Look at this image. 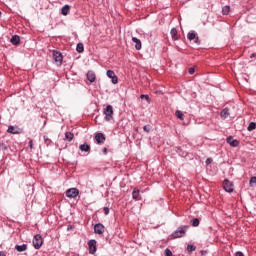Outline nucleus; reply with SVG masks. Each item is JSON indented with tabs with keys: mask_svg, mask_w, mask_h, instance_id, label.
<instances>
[{
	"mask_svg": "<svg viewBox=\"0 0 256 256\" xmlns=\"http://www.w3.org/2000/svg\"><path fill=\"white\" fill-rule=\"evenodd\" d=\"M220 116L222 117V119H227V117H229V110H228V108H224L221 111Z\"/></svg>",
	"mask_w": 256,
	"mask_h": 256,
	"instance_id": "obj_19",
	"label": "nucleus"
},
{
	"mask_svg": "<svg viewBox=\"0 0 256 256\" xmlns=\"http://www.w3.org/2000/svg\"><path fill=\"white\" fill-rule=\"evenodd\" d=\"M70 9L71 8L69 7V5H65L64 7H62V9H61L62 15H69Z\"/></svg>",
	"mask_w": 256,
	"mask_h": 256,
	"instance_id": "obj_21",
	"label": "nucleus"
},
{
	"mask_svg": "<svg viewBox=\"0 0 256 256\" xmlns=\"http://www.w3.org/2000/svg\"><path fill=\"white\" fill-rule=\"evenodd\" d=\"M0 256H5V253H3V252H0Z\"/></svg>",
	"mask_w": 256,
	"mask_h": 256,
	"instance_id": "obj_41",
	"label": "nucleus"
},
{
	"mask_svg": "<svg viewBox=\"0 0 256 256\" xmlns=\"http://www.w3.org/2000/svg\"><path fill=\"white\" fill-rule=\"evenodd\" d=\"M76 51L78 53H83V51H85V47L83 46V43H78L77 44Z\"/></svg>",
	"mask_w": 256,
	"mask_h": 256,
	"instance_id": "obj_25",
	"label": "nucleus"
},
{
	"mask_svg": "<svg viewBox=\"0 0 256 256\" xmlns=\"http://www.w3.org/2000/svg\"><path fill=\"white\" fill-rule=\"evenodd\" d=\"M94 233H96V235H103V233H105V226L101 223H98L94 226Z\"/></svg>",
	"mask_w": 256,
	"mask_h": 256,
	"instance_id": "obj_8",
	"label": "nucleus"
},
{
	"mask_svg": "<svg viewBox=\"0 0 256 256\" xmlns=\"http://www.w3.org/2000/svg\"><path fill=\"white\" fill-rule=\"evenodd\" d=\"M191 223H192V227H199L200 221H199L198 218H194V219L191 221Z\"/></svg>",
	"mask_w": 256,
	"mask_h": 256,
	"instance_id": "obj_28",
	"label": "nucleus"
},
{
	"mask_svg": "<svg viewBox=\"0 0 256 256\" xmlns=\"http://www.w3.org/2000/svg\"><path fill=\"white\" fill-rule=\"evenodd\" d=\"M256 129V123L255 122H251L248 127H247V130L248 131H255Z\"/></svg>",
	"mask_w": 256,
	"mask_h": 256,
	"instance_id": "obj_26",
	"label": "nucleus"
},
{
	"mask_svg": "<svg viewBox=\"0 0 256 256\" xmlns=\"http://www.w3.org/2000/svg\"><path fill=\"white\" fill-rule=\"evenodd\" d=\"M187 38L189 39V41H193L197 39V34L195 32H189Z\"/></svg>",
	"mask_w": 256,
	"mask_h": 256,
	"instance_id": "obj_24",
	"label": "nucleus"
},
{
	"mask_svg": "<svg viewBox=\"0 0 256 256\" xmlns=\"http://www.w3.org/2000/svg\"><path fill=\"white\" fill-rule=\"evenodd\" d=\"M132 199H134V201H141V192L138 188H134L132 192Z\"/></svg>",
	"mask_w": 256,
	"mask_h": 256,
	"instance_id": "obj_12",
	"label": "nucleus"
},
{
	"mask_svg": "<svg viewBox=\"0 0 256 256\" xmlns=\"http://www.w3.org/2000/svg\"><path fill=\"white\" fill-rule=\"evenodd\" d=\"M104 213H105V215H109V208L108 207H104Z\"/></svg>",
	"mask_w": 256,
	"mask_h": 256,
	"instance_id": "obj_37",
	"label": "nucleus"
},
{
	"mask_svg": "<svg viewBox=\"0 0 256 256\" xmlns=\"http://www.w3.org/2000/svg\"><path fill=\"white\" fill-rule=\"evenodd\" d=\"M175 115L177 117V119H180V121H184L185 119V114H183V112H181L180 110H177L175 112Z\"/></svg>",
	"mask_w": 256,
	"mask_h": 256,
	"instance_id": "obj_20",
	"label": "nucleus"
},
{
	"mask_svg": "<svg viewBox=\"0 0 256 256\" xmlns=\"http://www.w3.org/2000/svg\"><path fill=\"white\" fill-rule=\"evenodd\" d=\"M16 251H18L19 253H23V251H27V244H23V245H16L15 246Z\"/></svg>",
	"mask_w": 256,
	"mask_h": 256,
	"instance_id": "obj_17",
	"label": "nucleus"
},
{
	"mask_svg": "<svg viewBox=\"0 0 256 256\" xmlns=\"http://www.w3.org/2000/svg\"><path fill=\"white\" fill-rule=\"evenodd\" d=\"M256 185V177L253 176L251 179H250V187H253V185Z\"/></svg>",
	"mask_w": 256,
	"mask_h": 256,
	"instance_id": "obj_33",
	"label": "nucleus"
},
{
	"mask_svg": "<svg viewBox=\"0 0 256 256\" xmlns=\"http://www.w3.org/2000/svg\"><path fill=\"white\" fill-rule=\"evenodd\" d=\"M53 59L57 65H62L63 63V55L59 51H53Z\"/></svg>",
	"mask_w": 256,
	"mask_h": 256,
	"instance_id": "obj_6",
	"label": "nucleus"
},
{
	"mask_svg": "<svg viewBox=\"0 0 256 256\" xmlns=\"http://www.w3.org/2000/svg\"><path fill=\"white\" fill-rule=\"evenodd\" d=\"M227 143L230 145V147H238L239 141L237 139H233V136H229L227 138Z\"/></svg>",
	"mask_w": 256,
	"mask_h": 256,
	"instance_id": "obj_11",
	"label": "nucleus"
},
{
	"mask_svg": "<svg viewBox=\"0 0 256 256\" xmlns=\"http://www.w3.org/2000/svg\"><path fill=\"white\" fill-rule=\"evenodd\" d=\"M88 247H89V253L91 255H95V253H97V241L96 240H90L88 242Z\"/></svg>",
	"mask_w": 256,
	"mask_h": 256,
	"instance_id": "obj_5",
	"label": "nucleus"
},
{
	"mask_svg": "<svg viewBox=\"0 0 256 256\" xmlns=\"http://www.w3.org/2000/svg\"><path fill=\"white\" fill-rule=\"evenodd\" d=\"M196 249H197V247H195L193 245H188L187 246L188 253H193V251H195Z\"/></svg>",
	"mask_w": 256,
	"mask_h": 256,
	"instance_id": "obj_30",
	"label": "nucleus"
},
{
	"mask_svg": "<svg viewBox=\"0 0 256 256\" xmlns=\"http://www.w3.org/2000/svg\"><path fill=\"white\" fill-rule=\"evenodd\" d=\"M132 41H133V43H135V49L137 51H141V47H142L141 40L137 37H132Z\"/></svg>",
	"mask_w": 256,
	"mask_h": 256,
	"instance_id": "obj_14",
	"label": "nucleus"
},
{
	"mask_svg": "<svg viewBox=\"0 0 256 256\" xmlns=\"http://www.w3.org/2000/svg\"><path fill=\"white\" fill-rule=\"evenodd\" d=\"M230 7L229 6H224L223 8H222V13H223V15H229V11H230Z\"/></svg>",
	"mask_w": 256,
	"mask_h": 256,
	"instance_id": "obj_27",
	"label": "nucleus"
},
{
	"mask_svg": "<svg viewBox=\"0 0 256 256\" xmlns=\"http://www.w3.org/2000/svg\"><path fill=\"white\" fill-rule=\"evenodd\" d=\"M187 229H189V226L178 227V229L172 233V239H181V237H185Z\"/></svg>",
	"mask_w": 256,
	"mask_h": 256,
	"instance_id": "obj_1",
	"label": "nucleus"
},
{
	"mask_svg": "<svg viewBox=\"0 0 256 256\" xmlns=\"http://www.w3.org/2000/svg\"><path fill=\"white\" fill-rule=\"evenodd\" d=\"M140 99H145V101H147V103H151V98H149V95L142 94L140 96Z\"/></svg>",
	"mask_w": 256,
	"mask_h": 256,
	"instance_id": "obj_29",
	"label": "nucleus"
},
{
	"mask_svg": "<svg viewBox=\"0 0 256 256\" xmlns=\"http://www.w3.org/2000/svg\"><path fill=\"white\" fill-rule=\"evenodd\" d=\"M95 140L98 143V145H101V144L105 143V134L97 133L95 135Z\"/></svg>",
	"mask_w": 256,
	"mask_h": 256,
	"instance_id": "obj_10",
	"label": "nucleus"
},
{
	"mask_svg": "<svg viewBox=\"0 0 256 256\" xmlns=\"http://www.w3.org/2000/svg\"><path fill=\"white\" fill-rule=\"evenodd\" d=\"M0 151H7V145L5 143H0Z\"/></svg>",
	"mask_w": 256,
	"mask_h": 256,
	"instance_id": "obj_32",
	"label": "nucleus"
},
{
	"mask_svg": "<svg viewBox=\"0 0 256 256\" xmlns=\"http://www.w3.org/2000/svg\"><path fill=\"white\" fill-rule=\"evenodd\" d=\"M188 73L193 75V73H195V68H189Z\"/></svg>",
	"mask_w": 256,
	"mask_h": 256,
	"instance_id": "obj_36",
	"label": "nucleus"
},
{
	"mask_svg": "<svg viewBox=\"0 0 256 256\" xmlns=\"http://www.w3.org/2000/svg\"><path fill=\"white\" fill-rule=\"evenodd\" d=\"M143 129H144V131H145L146 133H149V131H151V126H150V125H145V126L143 127Z\"/></svg>",
	"mask_w": 256,
	"mask_h": 256,
	"instance_id": "obj_34",
	"label": "nucleus"
},
{
	"mask_svg": "<svg viewBox=\"0 0 256 256\" xmlns=\"http://www.w3.org/2000/svg\"><path fill=\"white\" fill-rule=\"evenodd\" d=\"M104 115H105V120L106 121H111V119H113V106L108 105L104 109Z\"/></svg>",
	"mask_w": 256,
	"mask_h": 256,
	"instance_id": "obj_2",
	"label": "nucleus"
},
{
	"mask_svg": "<svg viewBox=\"0 0 256 256\" xmlns=\"http://www.w3.org/2000/svg\"><path fill=\"white\" fill-rule=\"evenodd\" d=\"M79 195V189L77 188H70L66 191V197L69 199H75Z\"/></svg>",
	"mask_w": 256,
	"mask_h": 256,
	"instance_id": "obj_4",
	"label": "nucleus"
},
{
	"mask_svg": "<svg viewBox=\"0 0 256 256\" xmlns=\"http://www.w3.org/2000/svg\"><path fill=\"white\" fill-rule=\"evenodd\" d=\"M21 41V38L17 35L12 36V38L10 39V43H12V45H19Z\"/></svg>",
	"mask_w": 256,
	"mask_h": 256,
	"instance_id": "obj_16",
	"label": "nucleus"
},
{
	"mask_svg": "<svg viewBox=\"0 0 256 256\" xmlns=\"http://www.w3.org/2000/svg\"><path fill=\"white\" fill-rule=\"evenodd\" d=\"M165 256H173V252H171V249L169 248L165 249Z\"/></svg>",
	"mask_w": 256,
	"mask_h": 256,
	"instance_id": "obj_31",
	"label": "nucleus"
},
{
	"mask_svg": "<svg viewBox=\"0 0 256 256\" xmlns=\"http://www.w3.org/2000/svg\"><path fill=\"white\" fill-rule=\"evenodd\" d=\"M212 161H213V160H212L211 158H208V159L206 160V165L211 164Z\"/></svg>",
	"mask_w": 256,
	"mask_h": 256,
	"instance_id": "obj_38",
	"label": "nucleus"
},
{
	"mask_svg": "<svg viewBox=\"0 0 256 256\" xmlns=\"http://www.w3.org/2000/svg\"><path fill=\"white\" fill-rule=\"evenodd\" d=\"M29 146H30V149H33V140H30Z\"/></svg>",
	"mask_w": 256,
	"mask_h": 256,
	"instance_id": "obj_39",
	"label": "nucleus"
},
{
	"mask_svg": "<svg viewBox=\"0 0 256 256\" xmlns=\"http://www.w3.org/2000/svg\"><path fill=\"white\" fill-rule=\"evenodd\" d=\"M170 34L172 39H174V41H177L179 39V36L177 34V29L172 28Z\"/></svg>",
	"mask_w": 256,
	"mask_h": 256,
	"instance_id": "obj_18",
	"label": "nucleus"
},
{
	"mask_svg": "<svg viewBox=\"0 0 256 256\" xmlns=\"http://www.w3.org/2000/svg\"><path fill=\"white\" fill-rule=\"evenodd\" d=\"M73 137H75V135L71 132H66L65 133V140L66 141H73Z\"/></svg>",
	"mask_w": 256,
	"mask_h": 256,
	"instance_id": "obj_23",
	"label": "nucleus"
},
{
	"mask_svg": "<svg viewBox=\"0 0 256 256\" xmlns=\"http://www.w3.org/2000/svg\"><path fill=\"white\" fill-rule=\"evenodd\" d=\"M224 190L227 191V193H233V184L228 179H225L223 182Z\"/></svg>",
	"mask_w": 256,
	"mask_h": 256,
	"instance_id": "obj_9",
	"label": "nucleus"
},
{
	"mask_svg": "<svg viewBox=\"0 0 256 256\" xmlns=\"http://www.w3.org/2000/svg\"><path fill=\"white\" fill-rule=\"evenodd\" d=\"M33 245L35 249H41V247H43V238L41 237V235L37 234L36 236H34Z\"/></svg>",
	"mask_w": 256,
	"mask_h": 256,
	"instance_id": "obj_3",
	"label": "nucleus"
},
{
	"mask_svg": "<svg viewBox=\"0 0 256 256\" xmlns=\"http://www.w3.org/2000/svg\"><path fill=\"white\" fill-rule=\"evenodd\" d=\"M103 153H104V155H107V148L103 149Z\"/></svg>",
	"mask_w": 256,
	"mask_h": 256,
	"instance_id": "obj_40",
	"label": "nucleus"
},
{
	"mask_svg": "<svg viewBox=\"0 0 256 256\" xmlns=\"http://www.w3.org/2000/svg\"><path fill=\"white\" fill-rule=\"evenodd\" d=\"M80 151H84L85 153H89L91 151V146L87 143L79 146Z\"/></svg>",
	"mask_w": 256,
	"mask_h": 256,
	"instance_id": "obj_15",
	"label": "nucleus"
},
{
	"mask_svg": "<svg viewBox=\"0 0 256 256\" xmlns=\"http://www.w3.org/2000/svg\"><path fill=\"white\" fill-rule=\"evenodd\" d=\"M86 77L90 83H95V80L97 79V76L95 75V72L93 71H88L86 74Z\"/></svg>",
	"mask_w": 256,
	"mask_h": 256,
	"instance_id": "obj_13",
	"label": "nucleus"
},
{
	"mask_svg": "<svg viewBox=\"0 0 256 256\" xmlns=\"http://www.w3.org/2000/svg\"><path fill=\"white\" fill-rule=\"evenodd\" d=\"M196 45H201V40H199V37L196 36V38L194 39Z\"/></svg>",
	"mask_w": 256,
	"mask_h": 256,
	"instance_id": "obj_35",
	"label": "nucleus"
},
{
	"mask_svg": "<svg viewBox=\"0 0 256 256\" xmlns=\"http://www.w3.org/2000/svg\"><path fill=\"white\" fill-rule=\"evenodd\" d=\"M7 132L11 133L12 135H17L19 133V131L13 126H9Z\"/></svg>",
	"mask_w": 256,
	"mask_h": 256,
	"instance_id": "obj_22",
	"label": "nucleus"
},
{
	"mask_svg": "<svg viewBox=\"0 0 256 256\" xmlns=\"http://www.w3.org/2000/svg\"><path fill=\"white\" fill-rule=\"evenodd\" d=\"M106 75L109 77V79H112L113 85H117V83H119V78H117V75H115L113 70H108Z\"/></svg>",
	"mask_w": 256,
	"mask_h": 256,
	"instance_id": "obj_7",
	"label": "nucleus"
}]
</instances>
